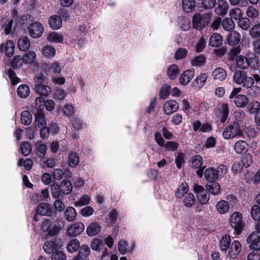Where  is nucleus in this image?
<instances>
[{"label":"nucleus","mask_w":260,"mask_h":260,"mask_svg":"<svg viewBox=\"0 0 260 260\" xmlns=\"http://www.w3.org/2000/svg\"><path fill=\"white\" fill-rule=\"evenodd\" d=\"M62 70L61 64L58 62H53L50 64V72L52 77H58L60 75Z\"/></svg>","instance_id":"obj_26"},{"label":"nucleus","mask_w":260,"mask_h":260,"mask_svg":"<svg viewBox=\"0 0 260 260\" xmlns=\"http://www.w3.org/2000/svg\"><path fill=\"white\" fill-rule=\"evenodd\" d=\"M212 76L214 80L223 81L226 78L227 72L222 68L217 67L212 72Z\"/></svg>","instance_id":"obj_13"},{"label":"nucleus","mask_w":260,"mask_h":260,"mask_svg":"<svg viewBox=\"0 0 260 260\" xmlns=\"http://www.w3.org/2000/svg\"><path fill=\"white\" fill-rule=\"evenodd\" d=\"M233 81L237 84H242L243 87L249 88L248 93L252 96H255L260 92V89L257 86L252 87L254 79L247 76L246 73L244 71L237 70L233 75Z\"/></svg>","instance_id":"obj_1"},{"label":"nucleus","mask_w":260,"mask_h":260,"mask_svg":"<svg viewBox=\"0 0 260 260\" xmlns=\"http://www.w3.org/2000/svg\"><path fill=\"white\" fill-rule=\"evenodd\" d=\"M243 134L239 124L234 122L228 125L222 133V136L225 139L233 138L236 136H241Z\"/></svg>","instance_id":"obj_2"},{"label":"nucleus","mask_w":260,"mask_h":260,"mask_svg":"<svg viewBox=\"0 0 260 260\" xmlns=\"http://www.w3.org/2000/svg\"><path fill=\"white\" fill-rule=\"evenodd\" d=\"M21 120L22 123L25 125H28L32 121V116L28 111H24L22 112Z\"/></svg>","instance_id":"obj_51"},{"label":"nucleus","mask_w":260,"mask_h":260,"mask_svg":"<svg viewBox=\"0 0 260 260\" xmlns=\"http://www.w3.org/2000/svg\"><path fill=\"white\" fill-rule=\"evenodd\" d=\"M80 247V243L77 239L70 241L67 246V249L69 252L73 253L77 251Z\"/></svg>","instance_id":"obj_45"},{"label":"nucleus","mask_w":260,"mask_h":260,"mask_svg":"<svg viewBox=\"0 0 260 260\" xmlns=\"http://www.w3.org/2000/svg\"><path fill=\"white\" fill-rule=\"evenodd\" d=\"M195 200V197L192 193H187L184 197L183 204L188 208L191 207L194 204Z\"/></svg>","instance_id":"obj_50"},{"label":"nucleus","mask_w":260,"mask_h":260,"mask_svg":"<svg viewBox=\"0 0 260 260\" xmlns=\"http://www.w3.org/2000/svg\"><path fill=\"white\" fill-rule=\"evenodd\" d=\"M170 89L171 86L170 85L167 84L163 85L159 91L160 98L163 99L167 98L170 94Z\"/></svg>","instance_id":"obj_62"},{"label":"nucleus","mask_w":260,"mask_h":260,"mask_svg":"<svg viewBox=\"0 0 260 260\" xmlns=\"http://www.w3.org/2000/svg\"><path fill=\"white\" fill-rule=\"evenodd\" d=\"M36 147L37 155L42 159H44L47 151V146L41 142H37L36 143Z\"/></svg>","instance_id":"obj_39"},{"label":"nucleus","mask_w":260,"mask_h":260,"mask_svg":"<svg viewBox=\"0 0 260 260\" xmlns=\"http://www.w3.org/2000/svg\"><path fill=\"white\" fill-rule=\"evenodd\" d=\"M221 25L226 31H232L235 28V24L231 18L226 17L221 21Z\"/></svg>","instance_id":"obj_30"},{"label":"nucleus","mask_w":260,"mask_h":260,"mask_svg":"<svg viewBox=\"0 0 260 260\" xmlns=\"http://www.w3.org/2000/svg\"><path fill=\"white\" fill-rule=\"evenodd\" d=\"M195 6L194 0H182V8L187 13L191 12Z\"/></svg>","instance_id":"obj_46"},{"label":"nucleus","mask_w":260,"mask_h":260,"mask_svg":"<svg viewBox=\"0 0 260 260\" xmlns=\"http://www.w3.org/2000/svg\"><path fill=\"white\" fill-rule=\"evenodd\" d=\"M203 158L199 155L193 156L190 160V166L196 169H199L197 171V174L199 177L202 178L203 176V171L205 167L200 168L203 164Z\"/></svg>","instance_id":"obj_9"},{"label":"nucleus","mask_w":260,"mask_h":260,"mask_svg":"<svg viewBox=\"0 0 260 260\" xmlns=\"http://www.w3.org/2000/svg\"><path fill=\"white\" fill-rule=\"evenodd\" d=\"M243 14L241 9L238 8L231 9L229 11V16L231 17V18L235 20H239L242 18Z\"/></svg>","instance_id":"obj_52"},{"label":"nucleus","mask_w":260,"mask_h":260,"mask_svg":"<svg viewBox=\"0 0 260 260\" xmlns=\"http://www.w3.org/2000/svg\"><path fill=\"white\" fill-rule=\"evenodd\" d=\"M231 238L229 235H225L222 237L220 241V248L222 251L226 253V251L229 249L231 244Z\"/></svg>","instance_id":"obj_35"},{"label":"nucleus","mask_w":260,"mask_h":260,"mask_svg":"<svg viewBox=\"0 0 260 260\" xmlns=\"http://www.w3.org/2000/svg\"><path fill=\"white\" fill-rule=\"evenodd\" d=\"M134 244H128L126 241L120 240L119 241L118 249L121 254H125L126 253L131 251L134 247Z\"/></svg>","instance_id":"obj_16"},{"label":"nucleus","mask_w":260,"mask_h":260,"mask_svg":"<svg viewBox=\"0 0 260 260\" xmlns=\"http://www.w3.org/2000/svg\"><path fill=\"white\" fill-rule=\"evenodd\" d=\"M35 121L38 123L39 128L46 126L45 113L44 111H37L35 114Z\"/></svg>","instance_id":"obj_25"},{"label":"nucleus","mask_w":260,"mask_h":260,"mask_svg":"<svg viewBox=\"0 0 260 260\" xmlns=\"http://www.w3.org/2000/svg\"><path fill=\"white\" fill-rule=\"evenodd\" d=\"M179 108V105L175 101L170 100L166 102L164 105L163 109L167 115H170L176 112Z\"/></svg>","instance_id":"obj_12"},{"label":"nucleus","mask_w":260,"mask_h":260,"mask_svg":"<svg viewBox=\"0 0 260 260\" xmlns=\"http://www.w3.org/2000/svg\"><path fill=\"white\" fill-rule=\"evenodd\" d=\"M79 161V156L77 153L71 152L68 156V162L71 167L74 168L77 166Z\"/></svg>","instance_id":"obj_48"},{"label":"nucleus","mask_w":260,"mask_h":260,"mask_svg":"<svg viewBox=\"0 0 260 260\" xmlns=\"http://www.w3.org/2000/svg\"><path fill=\"white\" fill-rule=\"evenodd\" d=\"M23 61L24 63L29 64L35 63L37 58L36 54L35 52L29 51L25 53L23 56Z\"/></svg>","instance_id":"obj_40"},{"label":"nucleus","mask_w":260,"mask_h":260,"mask_svg":"<svg viewBox=\"0 0 260 260\" xmlns=\"http://www.w3.org/2000/svg\"><path fill=\"white\" fill-rule=\"evenodd\" d=\"M60 185L58 184H53L51 186V192L52 197L55 199L59 198L62 192Z\"/></svg>","instance_id":"obj_54"},{"label":"nucleus","mask_w":260,"mask_h":260,"mask_svg":"<svg viewBox=\"0 0 260 260\" xmlns=\"http://www.w3.org/2000/svg\"><path fill=\"white\" fill-rule=\"evenodd\" d=\"M234 101L237 107L243 108L248 105L249 99L246 95L238 94L235 97Z\"/></svg>","instance_id":"obj_18"},{"label":"nucleus","mask_w":260,"mask_h":260,"mask_svg":"<svg viewBox=\"0 0 260 260\" xmlns=\"http://www.w3.org/2000/svg\"><path fill=\"white\" fill-rule=\"evenodd\" d=\"M205 178L210 182H214L219 177V174L217 172L216 169L214 168H209L207 169L204 172Z\"/></svg>","instance_id":"obj_14"},{"label":"nucleus","mask_w":260,"mask_h":260,"mask_svg":"<svg viewBox=\"0 0 260 260\" xmlns=\"http://www.w3.org/2000/svg\"><path fill=\"white\" fill-rule=\"evenodd\" d=\"M241 161L242 165L246 168L251 165L253 161V158L249 153H245L242 156Z\"/></svg>","instance_id":"obj_59"},{"label":"nucleus","mask_w":260,"mask_h":260,"mask_svg":"<svg viewBox=\"0 0 260 260\" xmlns=\"http://www.w3.org/2000/svg\"><path fill=\"white\" fill-rule=\"evenodd\" d=\"M23 63H24L23 56L16 55L12 60V66L14 69H19Z\"/></svg>","instance_id":"obj_58"},{"label":"nucleus","mask_w":260,"mask_h":260,"mask_svg":"<svg viewBox=\"0 0 260 260\" xmlns=\"http://www.w3.org/2000/svg\"><path fill=\"white\" fill-rule=\"evenodd\" d=\"M220 113L221 116L220 121L222 123H224L226 121L229 114V108L228 104L224 103L221 105V107L220 110Z\"/></svg>","instance_id":"obj_57"},{"label":"nucleus","mask_w":260,"mask_h":260,"mask_svg":"<svg viewBox=\"0 0 260 260\" xmlns=\"http://www.w3.org/2000/svg\"><path fill=\"white\" fill-rule=\"evenodd\" d=\"M247 243L251 249H260V231L255 230L246 239Z\"/></svg>","instance_id":"obj_6"},{"label":"nucleus","mask_w":260,"mask_h":260,"mask_svg":"<svg viewBox=\"0 0 260 260\" xmlns=\"http://www.w3.org/2000/svg\"><path fill=\"white\" fill-rule=\"evenodd\" d=\"M178 25L182 30H187L190 28V20L186 17H179L178 19Z\"/></svg>","instance_id":"obj_47"},{"label":"nucleus","mask_w":260,"mask_h":260,"mask_svg":"<svg viewBox=\"0 0 260 260\" xmlns=\"http://www.w3.org/2000/svg\"><path fill=\"white\" fill-rule=\"evenodd\" d=\"M229 9L228 4L226 2L220 0L217 3V6L215 9V12L219 15H225Z\"/></svg>","instance_id":"obj_21"},{"label":"nucleus","mask_w":260,"mask_h":260,"mask_svg":"<svg viewBox=\"0 0 260 260\" xmlns=\"http://www.w3.org/2000/svg\"><path fill=\"white\" fill-rule=\"evenodd\" d=\"M188 191V187L186 183H182L177 188L175 192L176 197L181 198L184 197Z\"/></svg>","instance_id":"obj_37"},{"label":"nucleus","mask_w":260,"mask_h":260,"mask_svg":"<svg viewBox=\"0 0 260 260\" xmlns=\"http://www.w3.org/2000/svg\"><path fill=\"white\" fill-rule=\"evenodd\" d=\"M90 253V249L87 245H83L79 249L78 256L81 259H84Z\"/></svg>","instance_id":"obj_55"},{"label":"nucleus","mask_w":260,"mask_h":260,"mask_svg":"<svg viewBox=\"0 0 260 260\" xmlns=\"http://www.w3.org/2000/svg\"><path fill=\"white\" fill-rule=\"evenodd\" d=\"M229 248L226 258L230 259H236L241 250L240 243L238 241L235 240L231 244Z\"/></svg>","instance_id":"obj_8"},{"label":"nucleus","mask_w":260,"mask_h":260,"mask_svg":"<svg viewBox=\"0 0 260 260\" xmlns=\"http://www.w3.org/2000/svg\"><path fill=\"white\" fill-rule=\"evenodd\" d=\"M14 48L15 46L14 42L11 41H8L5 48L6 55L9 57L12 56L14 52Z\"/></svg>","instance_id":"obj_56"},{"label":"nucleus","mask_w":260,"mask_h":260,"mask_svg":"<svg viewBox=\"0 0 260 260\" xmlns=\"http://www.w3.org/2000/svg\"><path fill=\"white\" fill-rule=\"evenodd\" d=\"M193 190L201 204H206L209 201V194L206 191L203 186L196 184L193 185Z\"/></svg>","instance_id":"obj_7"},{"label":"nucleus","mask_w":260,"mask_h":260,"mask_svg":"<svg viewBox=\"0 0 260 260\" xmlns=\"http://www.w3.org/2000/svg\"><path fill=\"white\" fill-rule=\"evenodd\" d=\"M229 204L228 202L224 200L219 201L216 205V209L217 211L220 214H225L229 210Z\"/></svg>","instance_id":"obj_36"},{"label":"nucleus","mask_w":260,"mask_h":260,"mask_svg":"<svg viewBox=\"0 0 260 260\" xmlns=\"http://www.w3.org/2000/svg\"><path fill=\"white\" fill-rule=\"evenodd\" d=\"M76 211L72 207H68L64 212L65 219L69 222L74 221L76 218Z\"/></svg>","instance_id":"obj_33"},{"label":"nucleus","mask_w":260,"mask_h":260,"mask_svg":"<svg viewBox=\"0 0 260 260\" xmlns=\"http://www.w3.org/2000/svg\"><path fill=\"white\" fill-rule=\"evenodd\" d=\"M48 24L52 29L57 30L62 26V19L58 16L53 15L49 18Z\"/></svg>","instance_id":"obj_17"},{"label":"nucleus","mask_w":260,"mask_h":260,"mask_svg":"<svg viewBox=\"0 0 260 260\" xmlns=\"http://www.w3.org/2000/svg\"><path fill=\"white\" fill-rule=\"evenodd\" d=\"M251 215L252 218L255 221L260 220V207L255 205L251 209Z\"/></svg>","instance_id":"obj_60"},{"label":"nucleus","mask_w":260,"mask_h":260,"mask_svg":"<svg viewBox=\"0 0 260 260\" xmlns=\"http://www.w3.org/2000/svg\"><path fill=\"white\" fill-rule=\"evenodd\" d=\"M61 228V224L60 220H56L55 223H53L48 219H46L42 223V229L43 231L48 233V235L55 236L59 233Z\"/></svg>","instance_id":"obj_3"},{"label":"nucleus","mask_w":260,"mask_h":260,"mask_svg":"<svg viewBox=\"0 0 260 260\" xmlns=\"http://www.w3.org/2000/svg\"><path fill=\"white\" fill-rule=\"evenodd\" d=\"M36 213L41 215L50 216L53 213L52 206L48 203H41L38 205Z\"/></svg>","instance_id":"obj_11"},{"label":"nucleus","mask_w":260,"mask_h":260,"mask_svg":"<svg viewBox=\"0 0 260 260\" xmlns=\"http://www.w3.org/2000/svg\"><path fill=\"white\" fill-rule=\"evenodd\" d=\"M31 146L27 142H24L21 146V151L22 154L24 156L28 155L31 152Z\"/></svg>","instance_id":"obj_61"},{"label":"nucleus","mask_w":260,"mask_h":260,"mask_svg":"<svg viewBox=\"0 0 260 260\" xmlns=\"http://www.w3.org/2000/svg\"><path fill=\"white\" fill-rule=\"evenodd\" d=\"M75 112V107L71 104H66L62 108L63 115L67 117H71Z\"/></svg>","instance_id":"obj_53"},{"label":"nucleus","mask_w":260,"mask_h":260,"mask_svg":"<svg viewBox=\"0 0 260 260\" xmlns=\"http://www.w3.org/2000/svg\"><path fill=\"white\" fill-rule=\"evenodd\" d=\"M42 54L45 57L52 58L56 53V49L51 45H46L42 48Z\"/></svg>","instance_id":"obj_28"},{"label":"nucleus","mask_w":260,"mask_h":260,"mask_svg":"<svg viewBox=\"0 0 260 260\" xmlns=\"http://www.w3.org/2000/svg\"><path fill=\"white\" fill-rule=\"evenodd\" d=\"M84 229V224L81 222H77L69 228L68 234L69 236L75 237L80 235Z\"/></svg>","instance_id":"obj_10"},{"label":"nucleus","mask_w":260,"mask_h":260,"mask_svg":"<svg viewBox=\"0 0 260 260\" xmlns=\"http://www.w3.org/2000/svg\"><path fill=\"white\" fill-rule=\"evenodd\" d=\"M44 251L47 253H53L57 249V244L55 242L49 241L44 244L43 246Z\"/></svg>","instance_id":"obj_41"},{"label":"nucleus","mask_w":260,"mask_h":260,"mask_svg":"<svg viewBox=\"0 0 260 260\" xmlns=\"http://www.w3.org/2000/svg\"><path fill=\"white\" fill-rule=\"evenodd\" d=\"M60 187L62 192L66 194H69L73 187L71 183L67 180H63L61 181Z\"/></svg>","instance_id":"obj_44"},{"label":"nucleus","mask_w":260,"mask_h":260,"mask_svg":"<svg viewBox=\"0 0 260 260\" xmlns=\"http://www.w3.org/2000/svg\"><path fill=\"white\" fill-rule=\"evenodd\" d=\"M179 74V70L178 66L172 64L169 67L167 70V75L171 80L175 79Z\"/></svg>","instance_id":"obj_34"},{"label":"nucleus","mask_w":260,"mask_h":260,"mask_svg":"<svg viewBox=\"0 0 260 260\" xmlns=\"http://www.w3.org/2000/svg\"><path fill=\"white\" fill-rule=\"evenodd\" d=\"M222 37L218 33H214L212 34L209 41V45L213 47H219L222 45Z\"/></svg>","instance_id":"obj_15"},{"label":"nucleus","mask_w":260,"mask_h":260,"mask_svg":"<svg viewBox=\"0 0 260 260\" xmlns=\"http://www.w3.org/2000/svg\"><path fill=\"white\" fill-rule=\"evenodd\" d=\"M250 20L247 17H242L238 20L237 25L244 30H247L250 27Z\"/></svg>","instance_id":"obj_42"},{"label":"nucleus","mask_w":260,"mask_h":260,"mask_svg":"<svg viewBox=\"0 0 260 260\" xmlns=\"http://www.w3.org/2000/svg\"><path fill=\"white\" fill-rule=\"evenodd\" d=\"M193 27L197 29H202L206 26L202 21V16L199 14H196L192 18Z\"/></svg>","instance_id":"obj_31"},{"label":"nucleus","mask_w":260,"mask_h":260,"mask_svg":"<svg viewBox=\"0 0 260 260\" xmlns=\"http://www.w3.org/2000/svg\"><path fill=\"white\" fill-rule=\"evenodd\" d=\"M237 66L241 69H246L250 66V60L247 57L241 55L236 58Z\"/></svg>","instance_id":"obj_23"},{"label":"nucleus","mask_w":260,"mask_h":260,"mask_svg":"<svg viewBox=\"0 0 260 260\" xmlns=\"http://www.w3.org/2000/svg\"><path fill=\"white\" fill-rule=\"evenodd\" d=\"M34 89L37 93L42 96H46L51 92L49 86L43 84L35 85Z\"/></svg>","instance_id":"obj_32"},{"label":"nucleus","mask_w":260,"mask_h":260,"mask_svg":"<svg viewBox=\"0 0 260 260\" xmlns=\"http://www.w3.org/2000/svg\"><path fill=\"white\" fill-rule=\"evenodd\" d=\"M26 29L29 35L33 38H38L42 36L44 28L42 24L38 22H34L27 25Z\"/></svg>","instance_id":"obj_5"},{"label":"nucleus","mask_w":260,"mask_h":260,"mask_svg":"<svg viewBox=\"0 0 260 260\" xmlns=\"http://www.w3.org/2000/svg\"><path fill=\"white\" fill-rule=\"evenodd\" d=\"M66 258V254L60 250H56L51 256L52 260H65Z\"/></svg>","instance_id":"obj_63"},{"label":"nucleus","mask_w":260,"mask_h":260,"mask_svg":"<svg viewBox=\"0 0 260 260\" xmlns=\"http://www.w3.org/2000/svg\"><path fill=\"white\" fill-rule=\"evenodd\" d=\"M228 35V43L231 46H234L238 44L240 40L241 35L236 31H232Z\"/></svg>","instance_id":"obj_19"},{"label":"nucleus","mask_w":260,"mask_h":260,"mask_svg":"<svg viewBox=\"0 0 260 260\" xmlns=\"http://www.w3.org/2000/svg\"><path fill=\"white\" fill-rule=\"evenodd\" d=\"M248 256L247 260H260V249H253Z\"/></svg>","instance_id":"obj_64"},{"label":"nucleus","mask_w":260,"mask_h":260,"mask_svg":"<svg viewBox=\"0 0 260 260\" xmlns=\"http://www.w3.org/2000/svg\"><path fill=\"white\" fill-rule=\"evenodd\" d=\"M47 40L51 43H60L63 41V37L58 32L53 31L47 35Z\"/></svg>","instance_id":"obj_24"},{"label":"nucleus","mask_w":260,"mask_h":260,"mask_svg":"<svg viewBox=\"0 0 260 260\" xmlns=\"http://www.w3.org/2000/svg\"><path fill=\"white\" fill-rule=\"evenodd\" d=\"M206 188L209 192L213 195L219 194L220 191V185L215 182H209L206 184Z\"/></svg>","instance_id":"obj_27"},{"label":"nucleus","mask_w":260,"mask_h":260,"mask_svg":"<svg viewBox=\"0 0 260 260\" xmlns=\"http://www.w3.org/2000/svg\"><path fill=\"white\" fill-rule=\"evenodd\" d=\"M18 95L21 98H26L30 93L29 87L25 84L20 85L17 88Z\"/></svg>","instance_id":"obj_38"},{"label":"nucleus","mask_w":260,"mask_h":260,"mask_svg":"<svg viewBox=\"0 0 260 260\" xmlns=\"http://www.w3.org/2000/svg\"><path fill=\"white\" fill-rule=\"evenodd\" d=\"M30 43L29 39L27 37H21L17 42L19 49L21 51H26L30 47Z\"/></svg>","instance_id":"obj_20"},{"label":"nucleus","mask_w":260,"mask_h":260,"mask_svg":"<svg viewBox=\"0 0 260 260\" xmlns=\"http://www.w3.org/2000/svg\"><path fill=\"white\" fill-rule=\"evenodd\" d=\"M100 231V225L98 223L93 222L87 227L86 233L88 236L92 237L98 234Z\"/></svg>","instance_id":"obj_29"},{"label":"nucleus","mask_w":260,"mask_h":260,"mask_svg":"<svg viewBox=\"0 0 260 260\" xmlns=\"http://www.w3.org/2000/svg\"><path fill=\"white\" fill-rule=\"evenodd\" d=\"M194 76L193 71L186 70L181 74L179 78V82L182 85H185L188 83Z\"/></svg>","instance_id":"obj_22"},{"label":"nucleus","mask_w":260,"mask_h":260,"mask_svg":"<svg viewBox=\"0 0 260 260\" xmlns=\"http://www.w3.org/2000/svg\"><path fill=\"white\" fill-rule=\"evenodd\" d=\"M249 35L253 38L260 37V23L255 24L249 29Z\"/></svg>","instance_id":"obj_49"},{"label":"nucleus","mask_w":260,"mask_h":260,"mask_svg":"<svg viewBox=\"0 0 260 260\" xmlns=\"http://www.w3.org/2000/svg\"><path fill=\"white\" fill-rule=\"evenodd\" d=\"M230 223L231 227L234 229L235 234L239 235L244 225L242 214L239 212H234L230 217Z\"/></svg>","instance_id":"obj_4"},{"label":"nucleus","mask_w":260,"mask_h":260,"mask_svg":"<svg viewBox=\"0 0 260 260\" xmlns=\"http://www.w3.org/2000/svg\"><path fill=\"white\" fill-rule=\"evenodd\" d=\"M247 144L245 141H239L234 146V149L237 153L240 154L246 150Z\"/></svg>","instance_id":"obj_43"}]
</instances>
